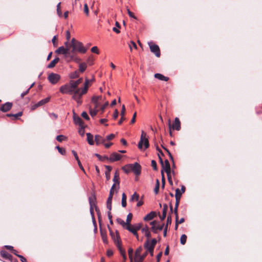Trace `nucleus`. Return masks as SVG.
Here are the masks:
<instances>
[{"label":"nucleus","mask_w":262,"mask_h":262,"mask_svg":"<svg viewBox=\"0 0 262 262\" xmlns=\"http://www.w3.org/2000/svg\"><path fill=\"white\" fill-rule=\"evenodd\" d=\"M142 224L141 223H138L133 225V227L137 231L140 230L141 228Z\"/></svg>","instance_id":"obj_56"},{"label":"nucleus","mask_w":262,"mask_h":262,"mask_svg":"<svg viewBox=\"0 0 262 262\" xmlns=\"http://www.w3.org/2000/svg\"><path fill=\"white\" fill-rule=\"evenodd\" d=\"M73 119H74V123L78 125L79 126H82L84 125L83 121H82L81 118L80 117H79V116H74Z\"/></svg>","instance_id":"obj_25"},{"label":"nucleus","mask_w":262,"mask_h":262,"mask_svg":"<svg viewBox=\"0 0 262 262\" xmlns=\"http://www.w3.org/2000/svg\"><path fill=\"white\" fill-rule=\"evenodd\" d=\"M144 247L146 249V252L143 254L141 255V252L142 250V247H139L135 251L134 261L135 262H143L144 259L147 255V252H149L150 255L152 256L154 255V250L155 247L149 246V241L147 239L144 243Z\"/></svg>","instance_id":"obj_1"},{"label":"nucleus","mask_w":262,"mask_h":262,"mask_svg":"<svg viewBox=\"0 0 262 262\" xmlns=\"http://www.w3.org/2000/svg\"><path fill=\"white\" fill-rule=\"evenodd\" d=\"M82 80H83L82 78H80L76 81L71 80L70 81V82L72 84V85L73 87V88L74 89V90H77L78 89V86L79 85V84L80 83H81L82 82Z\"/></svg>","instance_id":"obj_20"},{"label":"nucleus","mask_w":262,"mask_h":262,"mask_svg":"<svg viewBox=\"0 0 262 262\" xmlns=\"http://www.w3.org/2000/svg\"><path fill=\"white\" fill-rule=\"evenodd\" d=\"M60 4L61 3H59L57 5V13L59 16L61 17L62 16V12L60 10Z\"/></svg>","instance_id":"obj_52"},{"label":"nucleus","mask_w":262,"mask_h":262,"mask_svg":"<svg viewBox=\"0 0 262 262\" xmlns=\"http://www.w3.org/2000/svg\"><path fill=\"white\" fill-rule=\"evenodd\" d=\"M139 199V195L137 192H134V193L132 195L131 198L130 199V201H138Z\"/></svg>","instance_id":"obj_37"},{"label":"nucleus","mask_w":262,"mask_h":262,"mask_svg":"<svg viewBox=\"0 0 262 262\" xmlns=\"http://www.w3.org/2000/svg\"><path fill=\"white\" fill-rule=\"evenodd\" d=\"M98 112V110L97 108H95V107H94L93 110L92 108H90V114L92 117L95 116L97 115Z\"/></svg>","instance_id":"obj_44"},{"label":"nucleus","mask_w":262,"mask_h":262,"mask_svg":"<svg viewBox=\"0 0 262 262\" xmlns=\"http://www.w3.org/2000/svg\"><path fill=\"white\" fill-rule=\"evenodd\" d=\"M133 217V214L131 213H129L127 216L126 223L127 224V226L130 225L131 220Z\"/></svg>","instance_id":"obj_42"},{"label":"nucleus","mask_w":262,"mask_h":262,"mask_svg":"<svg viewBox=\"0 0 262 262\" xmlns=\"http://www.w3.org/2000/svg\"><path fill=\"white\" fill-rule=\"evenodd\" d=\"M22 115H23V112H19L18 113H17L15 114H13V117L15 118V119H17L19 117L21 116Z\"/></svg>","instance_id":"obj_63"},{"label":"nucleus","mask_w":262,"mask_h":262,"mask_svg":"<svg viewBox=\"0 0 262 262\" xmlns=\"http://www.w3.org/2000/svg\"><path fill=\"white\" fill-rule=\"evenodd\" d=\"M122 156L117 152H113L108 157V160L111 162H114L120 160Z\"/></svg>","instance_id":"obj_11"},{"label":"nucleus","mask_w":262,"mask_h":262,"mask_svg":"<svg viewBox=\"0 0 262 262\" xmlns=\"http://www.w3.org/2000/svg\"><path fill=\"white\" fill-rule=\"evenodd\" d=\"M127 13H128V15L129 16V17L134 18V19H137V17L135 16L134 13L130 11V10L129 9L127 8Z\"/></svg>","instance_id":"obj_60"},{"label":"nucleus","mask_w":262,"mask_h":262,"mask_svg":"<svg viewBox=\"0 0 262 262\" xmlns=\"http://www.w3.org/2000/svg\"><path fill=\"white\" fill-rule=\"evenodd\" d=\"M70 59L76 62H79L81 61L80 58L77 57L76 55H74V56H72V57L70 58Z\"/></svg>","instance_id":"obj_58"},{"label":"nucleus","mask_w":262,"mask_h":262,"mask_svg":"<svg viewBox=\"0 0 262 262\" xmlns=\"http://www.w3.org/2000/svg\"><path fill=\"white\" fill-rule=\"evenodd\" d=\"M50 97H47L45 99H43L39 101H38L37 103L34 105V108H36L38 106L44 105L45 104L48 103L50 100Z\"/></svg>","instance_id":"obj_22"},{"label":"nucleus","mask_w":262,"mask_h":262,"mask_svg":"<svg viewBox=\"0 0 262 262\" xmlns=\"http://www.w3.org/2000/svg\"><path fill=\"white\" fill-rule=\"evenodd\" d=\"M172 219L170 215H168L166 221V224L165 225V227H167V228H168V226L169 225H170L171 224Z\"/></svg>","instance_id":"obj_54"},{"label":"nucleus","mask_w":262,"mask_h":262,"mask_svg":"<svg viewBox=\"0 0 262 262\" xmlns=\"http://www.w3.org/2000/svg\"><path fill=\"white\" fill-rule=\"evenodd\" d=\"M122 169L126 173H128L131 171L130 168H128L127 165L122 167Z\"/></svg>","instance_id":"obj_55"},{"label":"nucleus","mask_w":262,"mask_h":262,"mask_svg":"<svg viewBox=\"0 0 262 262\" xmlns=\"http://www.w3.org/2000/svg\"><path fill=\"white\" fill-rule=\"evenodd\" d=\"M126 229L128 230L129 232H132L134 235L136 236V238L138 239L139 236L137 233V230H136L134 228H133V227H132L130 225L126 226Z\"/></svg>","instance_id":"obj_29"},{"label":"nucleus","mask_w":262,"mask_h":262,"mask_svg":"<svg viewBox=\"0 0 262 262\" xmlns=\"http://www.w3.org/2000/svg\"><path fill=\"white\" fill-rule=\"evenodd\" d=\"M84 94H81V92L79 90H76L74 95L72 96V98L75 100L77 103L81 104L82 101L81 100V98Z\"/></svg>","instance_id":"obj_10"},{"label":"nucleus","mask_w":262,"mask_h":262,"mask_svg":"<svg viewBox=\"0 0 262 262\" xmlns=\"http://www.w3.org/2000/svg\"><path fill=\"white\" fill-rule=\"evenodd\" d=\"M60 76L59 74L52 73L48 75V80L53 84H55L60 80Z\"/></svg>","instance_id":"obj_8"},{"label":"nucleus","mask_w":262,"mask_h":262,"mask_svg":"<svg viewBox=\"0 0 262 262\" xmlns=\"http://www.w3.org/2000/svg\"><path fill=\"white\" fill-rule=\"evenodd\" d=\"M84 12L87 15H89V8L86 4L84 5Z\"/></svg>","instance_id":"obj_64"},{"label":"nucleus","mask_w":262,"mask_h":262,"mask_svg":"<svg viewBox=\"0 0 262 262\" xmlns=\"http://www.w3.org/2000/svg\"><path fill=\"white\" fill-rule=\"evenodd\" d=\"M95 141L96 145H99L101 144H104L105 142V139L100 135H96L95 136Z\"/></svg>","instance_id":"obj_17"},{"label":"nucleus","mask_w":262,"mask_h":262,"mask_svg":"<svg viewBox=\"0 0 262 262\" xmlns=\"http://www.w3.org/2000/svg\"><path fill=\"white\" fill-rule=\"evenodd\" d=\"M79 134L81 136H83L85 134V130H84V126L83 125L82 126H80V128L78 130Z\"/></svg>","instance_id":"obj_50"},{"label":"nucleus","mask_w":262,"mask_h":262,"mask_svg":"<svg viewBox=\"0 0 262 262\" xmlns=\"http://www.w3.org/2000/svg\"><path fill=\"white\" fill-rule=\"evenodd\" d=\"M114 192L110 191L109 195L106 201V207L107 208L111 210H112V201L113 196Z\"/></svg>","instance_id":"obj_15"},{"label":"nucleus","mask_w":262,"mask_h":262,"mask_svg":"<svg viewBox=\"0 0 262 262\" xmlns=\"http://www.w3.org/2000/svg\"><path fill=\"white\" fill-rule=\"evenodd\" d=\"M133 249L132 248H129L128 250V256L130 260V261L132 262L133 260Z\"/></svg>","instance_id":"obj_51"},{"label":"nucleus","mask_w":262,"mask_h":262,"mask_svg":"<svg viewBox=\"0 0 262 262\" xmlns=\"http://www.w3.org/2000/svg\"><path fill=\"white\" fill-rule=\"evenodd\" d=\"M157 241L156 238H152L151 239V243L149 242V246L155 247L157 244Z\"/></svg>","instance_id":"obj_61"},{"label":"nucleus","mask_w":262,"mask_h":262,"mask_svg":"<svg viewBox=\"0 0 262 262\" xmlns=\"http://www.w3.org/2000/svg\"><path fill=\"white\" fill-rule=\"evenodd\" d=\"M0 254L2 257H3L4 258H5L6 259H8L9 260L10 259H11L13 257L12 255H11L8 252H7V251H4V250H2L0 252Z\"/></svg>","instance_id":"obj_23"},{"label":"nucleus","mask_w":262,"mask_h":262,"mask_svg":"<svg viewBox=\"0 0 262 262\" xmlns=\"http://www.w3.org/2000/svg\"><path fill=\"white\" fill-rule=\"evenodd\" d=\"M56 148L57 149L58 152L62 155H66V151L64 148L59 147V146H56Z\"/></svg>","instance_id":"obj_46"},{"label":"nucleus","mask_w":262,"mask_h":262,"mask_svg":"<svg viewBox=\"0 0 262 262\" xmlns=\"http://www.w3.org/2000/svg\"><path fill=\"white\" fill-rule=\"evenodd\" d=\"M95 198L94 197V199H93L91 197H89V202L90 206V211L91 215H92V219H93V222L94 225L96 224V221L94 217V207L95 208L96 211L97 212L98 214L99 213V209L98 207L96 206L95 201Z\"/></svg>","instance_id":"obj_4"},{"label":"nucleus","mask_w":262,"mask_h":262,"mask_svg":"<svg viewBox=\"0 0 262 262\" xmlns=\"http://www.w3.org/2000/svg\"><path fill=\"white\" fill-rule=\"evenodd\" d=\"M156 212L155 211H151L144 216V220L145 221H150L156 217Z\"/></svg>","instance_id":"obj_21"},{"label":"nucleus","mask_w":262,"mask_h":262,"mask_svg":"<svg viewBox=\"0 0 262 262\" xmlns=\"http://www.w3.org/2000/svg\"><path fill=\"white\" fill-rule=\"evenodd\" d=\"M173 129L179 130L181 129V123L178 118H176L172 125Z\"/></svg>","instance_id":"obj_24"},{"label":"nucleus","mask_w":262,"mask_h":262,"mask_svg":"<svg viewBox=\"0 0 262 262\" xmlns=\"http://www.w3.org/2000/svg\"><path fill=\"white\" fill-rule=\"evenodd\" d=\"M91 51L93 53H95L97 54H98L99 53V50L98 48L96 46H94L91 48Z\"/></svg>","instance_id":"obj_59"},{"label":"nucleus","mask_w":262,"mask_h":262,"mask_svg":"<svg viewBox=\"0 0 262 262\" xmlns=\"http://www.w3.org/2000/svg\"><path fill=\"white\" fill-rule=\"evenodd\" d=\"M81 116L83 118H84L85 119L87 120L90 119V117H89L88 114L85 112H83L81 114Z\"/></svg>","instance_id":"obj_62"},{"label":"nucleus","mask_w":262,"mask_h":262,"mask_svg":"<svg viewBox=\"0 0 262 262\" xmlns=\"http://www.w3.org/2000/svg\"><path fill=\"white\" fill-rule=\"evenodd\" d=\"M68 51L69 48H65L63 46H61L55 51V52L57 54H62L64 55L65 57H67Z\"/></svg>","instance_id":"obj_14"},{"label":"nucleus","mask_w":262,"mask_h":262,"mask_svg":"<svg viewBox=\"0 0 262 262\" xmlns=\"http://www.w3.org/2000/svg\"><path fill=\"white\" fill-rule=\"evenodd\" d=\"M100 99H101V96H93L92 98L91 101L94 104V107H95V108H97L99 107L100 105L99 100Z\"/></svg>","instance_id":"obj_19"},{"label":"nucleus","mask_w":262,"mask_h":262,"mask_svg":"<svg viewBox=\"0 0 262 262\" xmlns=\"http://www.w3.org/2000/svg\"><path fill=\"white\" fill-rule=\"evenodd\" d=\"M160 182L158 179L156 180V184L154 189V192L156 194H158L159 190Z\"/></svg>","instance_id":"obj_43"},{"label":"nucleus","mask_w":262,"mask_h":262,"mask_svg":"<svg viewBox=\"0 0 262 262\" xmlns=\"http://www.w3.org/2000/svg\"><path fill=\"white\" fill-rule=\"evenodd\" d=\"M69 77L71 79L77 78L79 77V73L78 71H76L73 73H71L70 74Z\"/></svg>","instance_id":"obj_40"},{"label":"nucleus","mask_w":262,"mask_h":262,"mask_svg":"<svg viewBox=\"0 0 262 262\" xmlns=\"http://www.w3.org/2000/svg\"><path fill=\"white\" fill-rule=\"evenodd\" d=\"M113 181L118 185H119V175L117 171L115 173Z\"/></svg>","instance_id":"obj_36"},{"label":"nucleus","mask_w":262,"mask_h":262,"mask_svg":"<svg viewBox=\"0 0 262 262\" xmlns=\"http://www.w3.org/2000/svg\"><path fill=\"white\" fill-rule=\"evenodd\" d=\"M101 236L102 239V241L104 244H107L108 243L107 239V235L106 233H103L102 232H101Z\"/></svg>","instance_id":"obj_47"},{"label":"nucleus","mask_w":262,"mask_h":262,"mask_svg":"<svg viewBox=\"0 0 262 262\" xmlns=\"http://www.w3.org/2000/svg\"><path fill=\"white\" fill-rule=\"evenodd\" d=\"M179 203H176L175 207H174V210H173V212H174V214L175 215L176 219V218L177 219L178 218V207H179Z\"/></svg>","instance_id":"obj_49"},{"label":"nucleus","mask_w":262,"mask_h":262,"mask_svg":"<svg viewBox=\"0 0 262 262\" xmlns=\"http://www.w3.org/2000/svg\"><path fill=\"white\" fill-rule=\"evenodd\" d=\"M56 140L58 141V142H62L64 139H66V137L65 136H64L63 135H58L56 137Z\"/></svg>","instance_id":"obj_53"},{"label":"nucleus","mask_w":262,"mask_h":262,"mask_svg":"<svg viewBox=\"0 0 262 262\" xmlns=\"http://www.w3.org/2000/svg\"><path fill=\"white\" fill-rule=\"evenodd\" d=\"M164 225L162 224L161 225H158V226H156V227H151V230L155 233H157L158 231H161L163 229Z\"/></svg>","instance_id":"obj_32"},{"label":"nucleus","mask_w":262,"mask_h":262,"mask_svg":"<svg viewBox=\"0 0 262 262\" xmlns=\"http://www.w3.org/2000/svg\"><path fill=\"white\" fill-rule=\"evenodd\" d=\"M117 222L118 224H120L124 228L126 229L127 224L123 220L120 218L117 219Z\"/></svg>","instance_id":"obj_41"},{"label":"nucleus","mask_w":262,"mask_h":262,"mask_svg":"<svg viewBox=\"0 0 262 262\" xmlns=\"http://www.w3.org/2000/svg\"><path fill=\"white\" fill-rule=\"evenodd\" d=\"M116 237L117 239V243H116V246H117L118 250H119L121 255H123L125 254V252L123 249H122V248L121 247V241L119 240V238H120L119 236L118 235H117Z\"/></svg>","instance_id":"obj_18"},{"label":"nucleus","mask_w":262,"mask_h":262,"mask_svg":"<svg viewBox=\"0 0 262 262\" xmlns=\"http://www.w3.org/2000/svg\"><path fill=\"white\" fill-rule=\"evenodd\" d=\"M59 60V58L58 57H56L48 65L47 68L49 69L53 68Z\"/></svg>","instance_id":"obj_31"},{"label":"nucleus","mask_w":262,"mask_h":262,"mask_svg":"<svg viewBox=\"0 0 262 262\" xmlns=\"http://www.w3.org/2000/svg\"><path fill=\"white\" fill-rule=\"evenodd\" d=\"M116 27H114L113 28V31L116 33L118 34L120 32V30L118 29V28H120V25L118 21H116L115 23Z\"/></svg>","instance_id":"obj_39"},{"label":"nucleus","mask_w":262,"mask_h":262,"mask_svg":"<svg viewBox=\"0 0 262 262\" xmlns=\"http://www.w3.org/2000/svg\"><path fill=\"white\" fill-rule=\"evenodd\" d=\"M108 229L110 231V234L112 238L114 240V242L115 245H116V243H117V239L116 237V235H118L119 236L118 231H116V234L115 235V233L113 232V231L112 230V229L108 226Z\"/></svg>","instance_id":"obj_26"},{"label":"nucleus","mask_w":262,"mask_h":262,"mask_svg":"<svg viewBox=\"0 0 262 262\" xmlns=\"http://www.w3.org/2000/svg\"><path fill=\"white\" fill-rule=\"evenodd\" d=\"M94 156L97 157L99 160L101 162H104L105 160H108V157H107V156H102L98 154H95Z\"/></svg>","instance_id":"obj_33"},{"label":"nucleus","mask_w":262,"mask_h":262,"mask_svg":"<svg viewBox=\"0 0 262 262\" xmlns=\"http://www.w3.org/2000/svg\"><path fill=\"white\" fill-rule=\"evenodd\" d=\"M12 107V103L7 102L2 105V106L0 107V111L3 112H7L11 110Z\"/></svg>","instance_id":"obj_12"},{"label":"nucleus","mask_w":262,"mask_h":262,"mask_svg":"<svg viewBox=\"0 0 262 262\" xmlns=\"http://www.w3.org/2000/svg\"><path fill=\"white\" fill-rule=\"evenodd\" d=\"M141 231L143 233H144L145 236L147 237L148 238L151 237V233L149 231V229L147 226H146L145 227H143L141 229Z\"/></svg>","instance_id":"obj_28"},{"label":"nucleus","mask_w":262,"mask_h":262,"mask_svg":"<svg viewBox=\"0 0 262 262\" xmlns=\"http://www.w3.org/2000/svg\"><path fill=\"white\" fill-rule=\"evenodd\" d=\"M161 146H162V147L167 152L170 159L172 161V162H173V161H174L173 158L171 154L170 153V152L169 151V150L167 148H166V147L163 146L162 145Z\"/></svg>","instance_id":"obj_48"},{"label":"nucleus","mask_w":262,"mask_h":262,"mask_svg":"<svg viewBox=\"0 0 262 262\" xmlns=\"http://www.w3.org/2000/svg\"><path fill=\"white\" fill-rule=\"evenodd\" d=\"M90 82V80L88 79H86L84 83V87L82 89H78L77 90H79L82 94H86L88 92Z\"/></svg>","instance_id":"obj_13"},{"label":"nucleus","mask_w":262,"mask_h":262,"mask_svg":"<svg viewBox=\"0 0 262 262\" xmlns=\"http://www.w3.org/2000/svg\"><path fill=\"white\" fill-rule=\"evenodd\" d=\"M150 51L154 53L156 57H160L161 53L159 46L156 44H152L151 42H148Z\"/></svg>","instance_id":"obj_7"},{"label":"nucleus","mask_w":262,"mask_h":262,"mask_svg":"<svg viewBox=\"0 0 262 262\" xmlns=\"http://www.w3.org/2000/svg\"><path fill=\"white\" fill-rule=\"evenodd\" d=\"M143 146L144 149H146L149 147V143L148 136L143 130H142L140 139L138 144V147L139 149L142 150Z\"/></svg>","instance_id":"obj_2"},{"label":"nucleus","mask_w":262,"mask_h":262,"mask_svg":"<svg viewBox=\"0 0 262 262\" xmlns=\"http://www.w3.org/2000/svg\"><path fill=\"white\" fill-rule=\"evenodd\" d=\"M162 169L166 172V173H170V165L167 159H166L164 162V167H162Z\"/></svg>","instance_id":"obj_16"},{"label":"nucleus","mask_w":262,"mask_h":262,"mask_svg":"<svg viewBox=\"0 0 262 262\" xmlns=\"http://www.w3.org/2000/svg\"><path fill=\"white\" fill-rule=\"evenodd\" d=\"M154 76L156 78H157L162 81H167L169 80V78L168 77H166L160 73L155 74Z\"/></svg>","instance_id":"obj_27"},{"label":"nucleus","mask_w":262,"mask_h":262,"mask_svg":"<svg viewBox=\"0 0 262 262\" xmlns=\"http://www.w3.org/2000/svg\"><path fill=\"white\" fill-rule=\"evenodd\" d=\"M128 168H130L131 170L134 172V173L137 175L139 176L141 173V167L140 165L136 162L134 164H127Z\"/></svg>","instance_id":"obj_6"},{"label":"nucleus","mask_w":262,"mask_h":262,"mask_svg":"<svg viewBox=\"0 0 262 262\" xmlns=\"http://www.w3.org/2000/svg\"><path fill=\"white\" fill-rule=\"evenodd\" d=\"M86 137H87V141L88 143L91 145H93L94 144V141L93 140V136L91 133H86Z\"/></svg>","instance_id":"obj_30"},{"label":"nucleus","mask_w":262,"mask_h":262,"mask_svg":"<svg viewBox=\"0 0 262 262\" xmlns=\"http://www.w3.org/2000/svg\"><path fill=\"white\" fill-rule=\"evenodd\" d=\"M121 204L123 207H125L126 206V196L124 193H123L122 195Z\"/></svg>","instance_id":"obj_38"},{"label":"nucleus","mask_w":262,"mask_h":262,"mask_svg":"<svg viewBox=\"0 0 262 262\" xmlns=\"http://www.w3.org/2000/svg\"><path fill=\"white\" fill-rule=\"evenodd\" d=\"M185 191V187L183 185L182 186L181 190L179 188H177L176 189V203H180V200L181 199L182 194L184 193Z\"/></svg>","instance_id":"obj_9"},{"label":"nucleus","mask_w":262,"mask_h":262,"mask_svg":"<svg viewBox=\"0 0 262 262\" xmlns=\"http://www.w3.org/2000/svg\"><path fill=\"white\" fill-rule=\"evenodd\" d=\"M187 236L185 234H182L180 238V243L182 245H185L186 242Z\"/></svg>","instance_id":"obj_45"},{"label":"nucleus","mask_w":262,"mask_h":262,"mask_svg":"<svg viewBox=\"0 0 262 262\" xmlns=\"http://www.w3.org/2000/svg\"><path fill=\"white\" fill-rule=\"evenodd\" d=\"M151 165L152 167L154 170H157L158 168H157V163H156V161H155L154 160H152L151 162Z\"/></svg>","instance_id":"obj_57"},{"label":"nucleus","mask_w":262,"mask_h":262,"mask_svg":"<svg viewBox=\"0 0 262 262\" xmlns=\"http://www.w3.org/2000/svg\"><path fill=\"white\" fill-rule=\"evenodd\" d=\"M76 90H74L70 82L62 85L59 89V91L61 93L68 94H74Z\"/></svg>","instance_id":"obj_5"},{"label":"nucleus","mask_w":262,"mask_h":262,"mask_svg":"<svg viewBox=\"0 0 262 262\" xmlns=\"http://www.w3.org/2000/svg\"><path fill=\"white\" fill-rule=\"evenodd\" d=\"M71 46L74 47V50H76V51L84 54L85 53L87 49L85 48L82 42L77 41L75 38H73L71 42Z\"/></svg>","instance_id":"obj_3"},{"label":"nucleus","mask_w":262,"mask_h":262,"mask_svg":"<svg viewBox=\"0 0 262 262\" xmlns=\"http://www.w3.org/2000/svg\"><path fill=\"white\" fill-rule=\"evenodd\" d=\"M72 47V50H70V48H69V51H68V53H67L66 58H68V57L71 58V57H72V56H74V55H75V51H76V50H74V47Z\"/></svg>","instance_id":"obj_35"},{"label":"nucleus","mask_w":262,"mask_h":262,"mask_svg":"<svg viewBox=\"0 0 262 262\" xmlns=\"http://www.w3.org/2000/svg\"><path fill=\"white\" fill-rule=\"evenodd\" d=\"M87 68V65L86 63L82 62L79 64V71L81 73H83L85 71Z\"/></svg>","instance_id":"obj_34"}]
</instances>
